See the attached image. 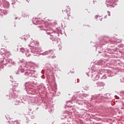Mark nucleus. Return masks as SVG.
I'll use <instances>...</instances> for the list:
<instances>
[{"instance_id": "1", "label": "nucleus", "mask_w": 124, "mask_h": 124, "mask_svg": "<svg viewBox=\"0 0 124 124\" xmlns=\"http://www.w3.org/2000/svg\"><path fill=\"white\" fill-rule=\"evenodd\" d=\"M62 11L66 12V13H68V12H70V7L66 6L65 8L63 9Z\"/></svg>"}]
</instances>
